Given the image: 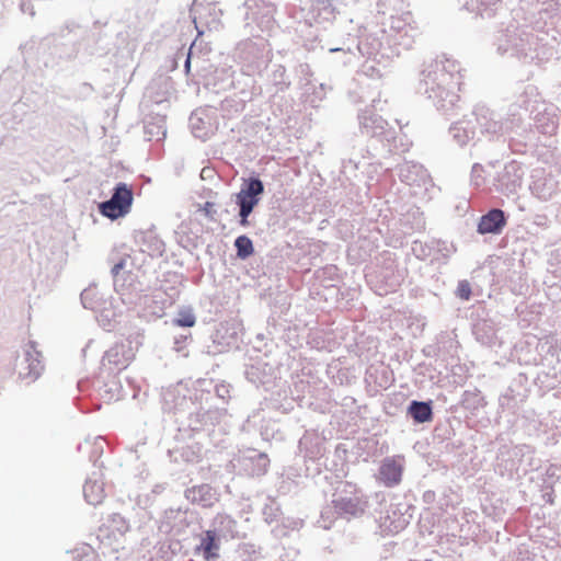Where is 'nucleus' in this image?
I'll return each instance as SVG.
<instances>
[{
	"instance_id": "obj_5",
	"label": "nucleus",
	"mask_w": 561,
	"mask_h": 561,
	"mask_svg": "<svg viewBox=\"0 0 561 561\" xmlns=\"http://www.w3.org/2000/svg\"><path fill=\"white\" fill-rule=\"evenodd\" d=\"M104 358L108 364L118 369L126 368L131 360V357L126 354V347L124 344H115L105 353Z\"/></svg>"
},
{
	"instance_id": "obj_14",
	"label": "nucleus",
	"mask_w": 561,
	"mask_h": 561,
	"mask_svg": "<svg viewBox=\"0 0 561 561\" xmlns=\"http://www.w3.org/2000/svg\"><path fill=\"white\" fill-rule=\"evenodd\" d=\"M196 322L195 316L190 311L180 313V317L175 319L174 323L179 327H193Z\"/></svg>"
},
{
	"instance_id": "obj_17",
	"label": "nucleus",
	"mask_w": 561,
	"mask_h": 561,
	"mask_svg": "<svg viewBox=\"0 0 561 561\" xmlns=\"http://www.w3.org/2000/svg\"><path fill=\"white\" fill-rule=\"evenodd\" d=\"M185 66H186V68H188V66H190V57L187 58V60L185 62Z\"/></svg>"
},
{
	"instance_id": "obj_8",
	"label": "nucleus",
	"mask_w": 561,
	"mask_h": 561,
	"mask_svg": "<svg viewBox=\"0 0 561 561\" xmlns=\"http://www.w3.org/2000/svg\"><path fill=\"white\" fill-rule=\"evenodd\" d=\"M409 412L414 421L419 423L428 422L433 417L430 403L413 401L409 408Z\"/></svg>"
},
{
	"instance_id": "obj_18",
	"label": "nucleus",
	"mask_w": 561,
	"mask_h": 561,
	"mask_svg": "<svg viewBox=\"0 0 561 561\" xmlns=\"http://www.w3.org/2000/svg\"><path fill=\"white\" fill-rule=\"evenodd\" d=\"M317 2H319V3H323L324 1H323V0H317Z\"/></svg>"
},
{
	"instance_id": "obj_13",
	"label": "nucleus",
	"mask_w": 561,
	"mask_h": 561,
	"mask_svg": "<svg viewBox=\"0 0 561 561\" xmlns=\"http://www.w3.org/2000/svg\"><path fill=\"white\" fill-rule=\"evenodd\" d=\"M263 183L259 179H251L247 185V188H242L238 195H249L257 197L263 193Z\"/></svg>"
},
{
	"instance_id": "obj_16",
	"label": "nucleus",
	"mask_w": 561,
	"mask_h": 561,
	"mask_svg": "<svg viewBox=\"0 0 561 561\" xmlns=\"http://www.w3.org/2000/svg\"><path fill=\"white\" fill-rule=\"evenodd\" d=\"M123 267H124V262H119V263L115 264L112 270L113 274L117 275Z\"/></svg>"
},
{
	"instance_id": "obj_1",
	"label": "nucleus",
	"mask_w": 561,
	"mask_h": 561,
	"mask_svg": "<svg viewBox=\"0 0 561 561\" xmlns=\"http://www.w3.org/2000/svg\"><path fill=\"white\" fill-rule=\"evenodd\" d=\"M133 203V191L125 183H119L114 191L111 199L100 205V211L103 216L111 219H117L125 216Z\"/></svg>"
},
{
	"instance_id": "obj_7",
	"label": "nucleus",
	"mask_w": 561,
	"mask_h": 561,
	"mask_svg": "<svg viewBox=\"0 0 561 561\" xmlns=\"http://www.w3.org/2000/svg\"><path fill=\"white\" fill-rule=\"evenodd\" d=\"M186 497L193 503L210 506L213 497L211 488L207 484L193 486L187 490Z\"/></svg>"
},
{
	"instance_id": "obj_11",
	"label": "nucleus",
	"mask_w": 561,
	"mask_h": 561,
	"mask_svg": "<svg viewBox=\"0 0 561 561\" xmlns=\"http://www.w3.org/2000/svg\"><path fill=\"white\" fill-rule=\"evenodd\" d=\"M26 356H27V360H31L30 363V368H31V374L33 375L34 378H37L42 370H43V365L39 360V353L35 350V346L33 343L30 344V350L26 352Z\"/></svg>"
},
{
	"instance_id": "obj_2",
	"label": "nucleus",
	"mask_w": 561,
	"mask_h": 561,
	"mask_svg": "<svg viewBox=\"0 0 561 561\" xmlns=\"http://www.w3.org/2000/svg\"><path fill=\"white\" fill-rule=\"evenodd\" d=\"M506 225L504 211L497 208L491 209L480 218L478 232L481 234L500 233Z\"/></svg>"
},
{
	"instance_id": "obj_15",
	"label": "nucleus",
	"mask_w": 561,
	"mask_h": 561,
	"mask_svg": "<svg viewBox=\"0 0 561 561\" xmlns=\"http://www.w3.org/2000/svg\"><path fill=\"white\" fill-rule=\"evenodd\" d=\"M457 296L463 300H468L471 296V288L467 280H462L458 284Z\"/></svg>"
},
{
	"instance_id": "obj_9",
	"label": "nucleus",
	"mask_w": 561,
	"mask_h": 561,
	"mask_svg": "<svg viewBox=\"0 0 561 561\" xmlns=\"http://www.w3.org/2000/svg\"><path fill=\"white\" fill-rule=\"evenodd\" d=\"M238 204L240 206V224L242 226H248V217L252 213L253 208L259 203V197L255 196H249V195H238Z\"/></svg>"
},
{
	"instance_id": "obj_6",
	"label": "nucleus",
	"mask_w": 561,
	"mask_h": 561,
	"mask_svg": "<svg viewBox=\"0 0 561 561\" xmlns=\"http://www.w3.org/2000/svg\"><path fill=\"white\" fill-rule=\"evenodd\" d=\"M83 495L91 505H99L105 497L103 483L99 481H87L83 485Z\"/></svg>"
},
{
	"instance_id": "obj_12",
	"label": "nucleus",
	"mask_w": 561,
	"mask_h": 561,
	"mask_svg": "<svg viewBox=\"0 0 561 561\" xmlns=\"http://www.w3.org/2000/svg\"><path fill=\"white\" fill-rule=\"evenodd\" d=\"M335 508L339 510V512L341 513L353 516L362 511L360 507L358 506V503L351 499H341L335 501Z\"/></svg>"
},
{
	"instance_id": "obj_3",
	"label": "nucleus",
	"mask_w": 561,
	"mask_h": 561,
	"mask_svg": "<svg viewBox=\"0 0 561 561\" xmlns=\"http://www.w3.org/2000/svg\"><path fill=\"white\" fill-rule=\"evenodd\" d=\"M403 466L394 458H386L380 467V479L387 486H394L401 482Z\"/></svg>"
},
{
	"instance_id": "obj_10",
	"label": "nucleus",
	"mask_w": 561,
	"mask_h": 561,
	"mask_svg": "<svg viewBox=\"0 0 561 561\" xmlns=\"http://www.w3.org/2000/svg\"><path fill=\"white\" fill-rule=\"evenodd\" d=\"M234 247L237 249V255L240 259H247L253 254L254 248L251 239L247 236H240L234 241Z\"/></svg>"
},
{
	"instance_id": "obj_4",
	"label": "nucleus",
	"mask_w": 561,
	"mask_h": 561,
	"mask_svg": "<svg viewBox=\"0 0 561 561\" xmlns=\"http://www.w3.org/2000/svg\"><path fill=\"white\" fill-rule=\"evenodd\" d=\"M219 540L215 530H206L203 534L201 543L197 547L198 551L203 552L204 558L209 561L219 558Z\"/></svg>"
}]
</instances>
